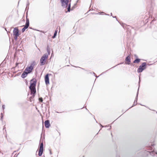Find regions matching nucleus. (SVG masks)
I'll return each instance as SVG.
<instances>
[{
    "label": "nucleus",
    "instance_id": "f257e3e1",
    "mask_svg": "<svg viewBox=\"0 0 157 157\" xmlns=\"http://www.w3.org/2000/svg\"><path fill=\"white\" fill-rule=\"evenodd\" d=\"M71 0H60V2L61 4V6L64 8H67V11H66V13L67 12H70L71 10H73L74 7H72L71 9Z\"/></svg>",
    "mask_w": 157,
    "mask_h": 157
},
{
    "label": "nucleus",
    "instance_id": "f03ea898",
    "mask_svg": "<svg viewBox=\"0 0 157 157\" xmlns=\"http://www.w3.org/2000/svg\"><path fill=\"white\" fill-rule=\"evenodd\" d=\"M36 64V62L35 61H33L31 63L29 66H28L25 69V71L28 74L31 73L34 69V67Z\"/></svg>",
    "mask_w": 157,
    "mask_h": 157
},
{
    "label": "nucleus",
    "instance_id": "7ed1b4c3",
    "mask_svg": "<svg viewBox=\"0 0 157 157\" xmlns=\"http://www.w3.org/2000/svg\"><path fill=\"white\" fill-rule=\"evenodd\" d=\"M48 58V54L46 53L43 55L41 57L40 59V65L43 66L44 65Z\"/></svg>",
    "mask_w": 157,
    "mask_h": 157
},
{
    "label": "nucleus",
    "instance_id": "20e7f679",
    "mask_svg": "<svg viewBox=\"0 0 157 157\" xmlns=\"http://www.w3.org/2000/svg\"><path fill=\"white\" fill-rule=\"evenodd\" d=\"M41 139L40 140V144L39 146V149L38 151V155L39 156H41L42 155L43 152L44 151V144L43 141H42V142H40L41 140Z\"/></svg>",
    "mask_w": 157,
    "mask_h": 157
},
{
    "label": "nucleus",
    "instance_id": "39448f33",
    "mask_svg": "<svg viewBox=\"0 0 157 157\" xmlns=\"http://www.w3.org/2000/svg\"><path fill=\"white\" fill-rule=\"evenodd\" d=\"M147 63L146 62H143L140 65L137 69V72L139 73L142 72L147 68Z\"/></svg>",
    "mask_w": 157,
    "mask_h": 157
},
{
    "label": "nucleus",
    "instance_id": "423d86ee",
    "mask_svg": "<svg viewBox=\"0 0 157 157\" xmlns=\"http://www.w3.org/2000/svg\"><path fill=\"white\" fill-rule=\"evenodd\" d=\"M29 19L27 18V16H26V20L25 24V25H23L24 27L21 29L22 33H24L25 30L29 27Z\"/></svg>",
    "mask_w": 157,
    "mask_h": 157
},
{
    "label": "nucleus",
    "instance_id": "0eeeda50",
    "mask_svg": "<svg viewBox=\"0 0 157 157\" xmlns=\"http://www.w3.org/2000/svg\"><path fill=\"white\" fill-rule=\"evenodd\" d=\"M37 80L35 78H33L30 81V85L29 88H31V87H36V84Z\"/></svg>",
    "mask_w": 157,
    "mask_h": 157
},
{
    "label": "nucleus",
    "instance_id": "6e6552de",
    "mask_svg": "<svg viewBox=\"0 0 157 157\" xmlns=\"http://www.w3.org/2000/svg\"><path fill=\"white\" fill-rule=\"evenodd\" d=\"M29 88L30 91V94L32 95V98H34L36 93V87H31Z\"/></svg>",
    "mask_w": 157,
    "mask_h": 157
},
{
    "label": "nucleus",
    "instance_id": "1a4fd4ad",
    "mask_svg": "<svg viewBox=\"0 0 157 157\" xmlns=\"http://www.w3.org/2000/svg\"><path fill=\"white\" fill-rule=\"evenodd\" d=\"M131 56L130 54L128 55L126 58L125 59L126 64L129 65L131 63Z\"/></svg>",
    "mask_w": 157,
    "mask_h": 157
},
{
    "label": "nucleus",
    "instance_id": "9d476101",
    "mask_svg": "<svg viewBox=\"0 0 157 157\" xmlns=\"http://www.w3.org/2000/svg\"><path fill=\"white\" fill-rule=\"evenodd\" d=\"M13 36H19L20 34L19 33V30L18 27H15L14 28L13 31Z\"/></svg>",
    "mask_w": 157,
    "mask_h": 157
},
{
    "label": "nucleus",
    "instance_id": "9b49d317",
    "mask_svg": "<svg viewBox=\"0 0 157 157\" xmlns=\"http://www.w3.org/2000/svg\"><path fill=\"white\" fill-rule=\"evenodd\" d=\"M49 74H47L44 77L45 83L46 85H48L49 84Z\"/></svg>",
    "mask_w": 157,
    "mask_h": 157
},
{
    "label": "nucleus",
    "instance_id": "f8f14e48",
    "mask_svg": "<svg viewBox=\"0 0 157 157\" xmlns=\"http://www.w3.org/2000/svg\"><path fill=\"white\" fill-rule=\"evenodd\" d=\"M139 82H138V84H139V87H138V91H137V94H136V98H135V101H134V102H137V99H138V93H139V87H140V76H139Z\"/></svg>",
    "mask_w": 157,
    "mask_h": 157
},
{
    "label": "nucleus",
    "instance_id": "ddd939ff",
    "mask_svg": "<svg viewBox=\"0 0 157 157\" xmlns=\"http://www.w3.org/2000/svg\"><path fill=\"white\" fill-rule=\"evenodd\" d=\"M44 125L46 128H48L50 126V121L49 120H47L44 122Z\"/></svg>",
    "mask_w": 157,
    "mask_h": 157
},
{
    "label": "nucleus",
    "instance_id": "4468645a",
    "mask_svg": "<svg viewBox=\"0 0 157 157\" xmlns=\"http://www.w3.org/2000/svg\"><path fill=\"white\" fill-rule=\"evenodd\" d=\"M28 74V73L24 70L21 75V77L24 78L26 77Z\"/></svg>",
    "mask_w": 157,
    "mask_h": 157
},
{
    "label": "nucleus",
    "instance_id": "2eb2a0df",
    "mask_svg": "<svg viewBox=\"0 0 157 157\" xmlns=\"http://www.w3.org/2000/svg\"><path fill=\"white\" fill-rule=\"evenodd\" d=\"M141 59L138 58V57H137L136 58L135 60L133 61V63H139Z\"/></svg>",
    "mask_w": 157,
    "mask_h": 157
},
{
    "label": "nucleus",
    "instance_id": "dca6fc26",
    "mask_svg": "<svg viewBox=\"0 0 157 157\" xmlns=\"http://www.w3.org/2000/svg\"><path fill=\"white\" fill-rule=\"evenodd\" d=\"M57 29V28L56 29ZM57 32H58V30H57V29H56L52 37V38L53 39H54L56 37L57 35Z\"/></svg>",
    "mask_w": 157,
    "mask_h": 157
},
{
    "label": "nucleus",
    "instance_id": "f3484780",
    "mask_svg": "<svg viewBox=\"0 0 157 157\" xmlns=\"http://www.w3.org/2000/svg\"><path fill=\"white\" fill-rule=\"evenodd\" d=\"M47 52L48 53V54H48V56L50 55V53H51V52H50V48H49L48 45L47 46Z\"/></svg>",
    "mask_w": 157,
    "mask_h": 157
},
{
    "label": "nucleus",
    "instance_id": "a211bd4d",
    "mask_svg": "<svg viewBox=\"0 0 157 157\" xmlns=\"http://www.w3.org/2000/svg\"><path fill=\"white\" fill-rule=\"evenodd\" d=\"M39 101L40 102H42L43 101V99L42 97L39 98Z\"/></svg>",
    "mask_w": 157,
    "mask_h": 157
},
{
    "label": "nucleus",
    "instance_id": "6ab92c4d",
    "mask_svg": "<svg viewBox=\"0 0 157 157\" xmlns=\"http://www.w3.org/2000/svg\"><path fill=\"white\" fill-rule=\"evenodd\" d=\"M14 39L16 41L17 40V39L18 37V36H19L14 35Z\"/></svg>",
    "mask_w": 157,
    "mask_h": 157
},
{
    "label": "nucleus",
    "instance_id": "aec40b11",
    "mask_svg": "<svg viewBox=\"0 0 157 157\" xmlns=\"http://www.w3.org/2000/svg\"><path fill=\"white\" fill-rule=\"evenodd\" d=\"M3 114L2 113H1V118L0 120L1 121H2L3 119Z\"/></svg>",
    "mask_w": 157,
    "mask_h": 157
},
{
    "label": "nucleus",
    "instance_id": "412c9836",
    "mask_svg": "<svg viewBox=\"0 0 157 157\" xmlns=\"http://www.w3.org/2000/svg\"><path fill=\"white\" fill-rule=\"evenodd\" d=\"M29 7H26V9H25V10H27V12H26V16H27V14H28V10H29Z\"/></svg>",
    "mask_w": 157,
    "mask_h": 157
},
{
    "label": "nucleus",
    "instance_id": "4be33fe9",
    "mask_svg": "<svg viewBox=\"0 0 157 157\" xmlns=\"http://www.w3.org/2000/svg\"><path fill=\"white\" fill-rule=\"evenodd\" d=\"M136 105V104H135V102H134V103H133V104L130 107L129 109H127V110L128 109H129L135 106V105Z\"/></svg>",
    "mask_w": 157,
    "mask_h": 157
},
{
    "label": "nucleus",
    "instance_id": "5701e85b",
    "mask_svg": "<svg viewBox=\"0 0 157 157\" xmlns=\"http://www.w3.org/2000/svg\"><path fill=\"white\" fill-rule=\"evenodd\" d=\"M151 147H150V149L151 150H152L153 149V148L152 147H153L154 145L153 144H151Z\"/></svg>",
    "mask_w": 157,
    "mask_h": 157
},
{
    "label": "nucleus",
    "instance_id": "b1692460",
    "mask_svg": "<svg viewBox=\"0 0 157 157\" xmlns=\"http://www.w3.org/2000/svg\"><path fill=\"white\" fill-rule=\"evenodd\" d=\"M2 109L3 110L5 109V105H2Z\"/></svg>",
    "mask_w": 157,
    "mask_h": 157
},
{
    "label": "nucleus",
    "instance_id": "393cba45",
    "mask_svg": "<svg viewBox=\"0 0 157 157\" xmlns=\"http://www.w3.org/2000/svg\"><path fill=\"white\" fill-rule=\"evenodd\" d=\"M93 73L94 75L96 77V78H98L99 76H97L94 72H93Z\"/></svg>",
    "mask_w": 157,
    "mask_h": 157
},
{
    "label": "nucleus",
    "instance_id": "a878e982",
    "mask_svg": "<svg viewBox=\"0 0 157 157\" xmlns=\"http://www.w3.org/2000/svg\"><path fill=\"white\" fill-rule=\"evenodd\" d=\"M29 2H28V3L26 4V6L29 7Z\"/></svg>",
    "mask_w": 157,
    "mask_h": 157
},
{
    "label": "nucleus",
    "instance_id": "bb28decb",
    "mask_svg": "<svg viewBox=\"0 0 157 157\" xmlns=\"http://www.w3.org/2000/svg\"><path fill=\"white\" fill-rule=\"evenodd\" d=\"M29 28H30V29H33V30H36V31H39V30H38L36 29H34L33 28H32V27H29Z\"/></svg>",
    "mask_w": 157,
    "mask_h": 157
},
{
    "label": "nucleus",
    "instance_id": "cd10ccee",
    "mask_svg": "<svg viewBox=\"0 0 157 157\" xmlns=\"http://www.w3.org/2000/svg\"><path fill=\"white\" fill-rule=\"evenodd\" d=\"M94 14H101V12H99L98 13H94Z\"/></svg>",
    "mask_w": 157,
    "mask_h": 157
},
{
    "label": "nucleus",
    "instance_id": "c85d7f7f",
    "mask_svg": "<svg viewBox=\"0 0 157 157\" xmlns=\"http://www.w3.org/2000/svg\"><path fill=\"white\" fill-rule=\"evenodd\" d=\"M74 66V67H79V68H81V69H83V70H84V68H81V67H76V66Z\"/></svg>",
    "mask_w": 157,
    "mask_h": 157
},
{
    "label": "nucleus",
    "instance_id": "c756f323",
    "mask_svg": "<svg viewBox=\"0 0 157 157\" xmlns=\"http://www.w3.org/2000/svg\"><path fill=\"white\" fill-rule=\"evenodd\" d=\"M19 154V153L18 154H15L14 155L15 157H17L18 155Z\"/></svg>",
    "mask_w": 157,
    "mask_h": 157
},
{
    "label": "nucleus",
    "instance_id": "7c9ffc66",
    "mask_svg": "<svg viewBox=\"0 0 157 157\" xmlns=\"http://www.w3.org/2000/svg\"><path fill=\"white\" fill-rule=\"evenodd\" d=\"M4 129L5 130V131H6V127H5V126L3 128V130H4Z\"/></svg>",
    "mask_w": 157,
    "mask_h": 157
},
{
    "label": "nucleus",
    "instance_id": "2f4dec72",
    "mask_svg": "<svg viewBox=\"0 0 157 157\" xmlns=\"http://www.w3.org/2000/svg\"><path fill=\"white\" fill-rule=\"evenodd\" d=\"M49 151H50V155H52V151H51V150H49Z\"/></svg>",
    "mask_w": 157,
    "mask_h": 157
},
{
    "label": "nucleus",
    "instance_id": "473e14b6",
    "mask_svg": "<svg viewBox=\"0 0 157 157\" xmlns=\"http://www.w3.org/2000/svg\"><path fill=\"white\" fill-rule=\"evenodd\" d=\"M112 17H113V18H116V20H117V18H116V17H116V16H112Z\"/></svg>",
    "mask_w": 157,
    "mask_h": 157
},
{
    "label": "nucleus",
    "instance_id": "72a5a7b5",
    "mask_svg": "<svg viewBox=\"0 0 157 157\" xmlns=\"http://www.w3.org/2000/svg\"><path fill=\"white\" fill-rule=\"evenodd\" d=\"M102 13H105V15L109 16V14H106V13H104V12H102Z\"/></svg>",
    "mask_w": 157,
    "mask_h": 157
},
{
    "label": "nucleus",
    "instance_id": "f704fd0d",
    "mask_svg": "<svg viewBox=\"0 0 157 157\" xmlns=\"http://www.w3.org/2000/svg\"><path fill=\"white\" fill-rule=\"evenodd\" d=\"M26 85H28V82L27 80H26Z\"/></svg>",
    "mask_w": 157,
    "mask_h": 157
},
{
    "label": "nucleus",
    "instance_id": "c9c22d12",
    "mask_svg": "<svg viewBox=\"0 0 157 157\" xmlns=\"http://www.w3.org/2000/svg\"><path fill=\"white\" fill-rule=\"evenodd\" d=\"M32 98V96L31 97H30L29 98V99H30L31 100V99L32 98Z\"/></svg>",
    "mask_w": 157,
    "mask_h": 157
},
{
    "label": "nucleus",
    "instance_id": "e433bc0d",
    "mask_svg": "<svg viewBox=\"0 0 157 157\" xmlns=\"http://www.w3.org/2000/svg\"><path fill=\"white\" fill-rule=\"evenodd\" d=\"M134 56L136 57V58L138 57V56H137L136 55H135Z\"/></svg>",
    "mask_w": 157,
    "mask_h": 157
},
{
    "label": "nucleus",
    "instance_id": "4c0bfd02",
    "mask_svg": "<svg viewBox=\"0 0 157 157\" xmlns=\"http://www.w3.org/2000/svg\"><path fill=\"white\" fill-rule=\"evenodd\" d=\"M18 150H17V151H14L13 152V154L14 153H15V152H16L17 151H18Z\"/></svg>",
    "mask_w": 157,
    "mask_h": 157
},
{
    "label": "nucleus",
    "instance_id": "58836bf2",
    "mask_svg": "<svg viewBox=\"0 0 157 157\" xmlns=\"http://www.w3.org/2000/svg\"><path fill=\"white\" fill-rule=\"evenodd\" d=\"M105 73V72H102V73L101 74V75H102V74H103V73Z\"/></svg>",
    "mask_w": 157,
    "mask_h": 157
},
{
    "label": "nucleus",
    "instance_id": "ea45409f",
    "mask_svg": "<svg viewBox=\"0 0 157 157\" xmlns=\"http://www.w3.org/2000/svg\"><path fill=\"white\" fill-rule=\"evenodd\" d=\"M101 126L102 127V128H103L104 127V126H102V125H101Z\"/></svg>",
    "mask_w": 157,
    "mask_h": 157
},
{
    "label": "nucleus",
    "instance_id": "a19ab883",
    "mask_svg": "<svg viewBox=\"0 0 157 157\" xmlns=\"http://www.w3.org/2000/svg\"><path fill=\"white\" fill-rule=\"evenodd\" d=\"M5 30L7 31V33H8V32L7 31V30L6 29H5Z\"/></svg>",
    "mask_w": 157,
    "mask_h": 157
},
{
    "label": "nucleus",
    "instance_id": "79ce46f5",
    "mask_svg": "<svg viewBox=\"0 0 157 157\" xmlns=\"http://www.w3.org/2000/svg\"><path fill=\"white\" fill-rule=\"evenodd\" d=\"M112 13H111V16H112Z\"/></svg>",
    "mask_w": 157,
    "mask_h": 157
},
{
    "label": "nucleus",
    "instance_id": "37998d69",
    "mask_svg": "<svg viewBox=\"0 0 157 157\" xmlns=\"http://www.w3.org/2000/svg\"><path fill=\"white\" fill-rule=\"evenodd\" d=\"M56 113H59V112H56Z\"/></svg>",
    "mask_w": 157,
    "mask_h": 157
},
{
    "label": "nucleus",
    "instance_id": "c03bdc74",
    "mask_svg": "<svg viewBox=\"0 0 157 157\" xmlns=\"http://www.w3.org/2000/svg\"><path fill=\"white\" fill-rule=\"evenodd\" d=\"M123 63H121V64H122Z\"/></svg>",
    "mask_w": 157,
    "mask_h": 157
},
{
    "label": "nucleus",
    "instance_id": "a18cd8bd",
    "mask_svg": "<svg viewBox=\"0 0 157 157\" xmlns=\"http://www.w3.org/2000/svg\"><path fill=\"white\" fill-rule=\"evenodd\" d=\"M115 67V66H114V67H113H113Z\"/></svg>",
    "mask_w": 157,
    "mask_h": 157
},
{
    "label": "nucleus",
    "instance_id": "49530a36",
    "mask_svg": "<svg viewBox=\"0 0 157 157\" xmlns=\"http://www.w3.org/2000/svg\"><path fill=\"white\" fill-rule=\"evenodd\" d=\"M59 30H60V27H59Z\"/></svg>",
    "mask_w": 157,
    "mask_h": 157
},
{
    "label": "nucleus",
    "instance_id": "de8ad7c7",
    "mask_svg": "<svg viewBox=\"0 0 157 157\" xmlns=\"http://www.w3.org/2000/svg\"><path fill=\"white\" fill-rule=\"evenodd\" d=\"M111 128V126L110 127V128L109 129H110Z\"/></svg>",
    "mask_w": 157,
    "mask_h": 157
},
{
    "label": "nucleus",
    "instance_id": "09e8293b",
    "mask_svg": "<svg viewBox=\"0 0 157 157\" xmlns=\"http://www.w3.org/2000/svg\"><path fill=\"white\" fill-rule=\"evenodd\" d=\"M86 110H87V108H86Z\"/></svg>",
    "mask_w": 157,
    "mask_h": 157
},
{
    "label": "nucleus",
    "instance_id": "8fccbe9b",
    "mask_svg": "<svg viewBox=\"0 0 157 157\" xmlns=\"http://www.w3.org/2000/svg\"><path fill=\"white\" fill-rule=\"evenodd\" d=\"M156 112V113H157V112Z\"/></svg>",
    "mask_w": 157,
    "mask_h": 157
}]
</instances>
